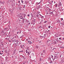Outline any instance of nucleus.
I'll return each instance as SVG.
<instances>
[{"label":"nucleus","mask_w":64,"mask_h":64,"mask_svg":"<svg viewBox=\"0 0 64 64\" xmlns=\"http://www.w3.org/2000/svg\"><path fill=\"white\" fill-rule=\"evenodd\" d=\"M58 54H55V55L54 56V59L55 60V59H58Z\"/></svg>","instance_id":"nucleus-1"},{"label":"nucleus","mask_w":64,"mask_h":64,"mask_svg":"<svg viewBox=\"0 0 64 64\" xmlns=\"http://www.w3.org/2000/svg\"><path fill=\"white\" fill-rule=\"evenodd\" d=\"M25 14H22V16H20V18L22 19H23V16H24V18H25Z\"/></svg>","instance_id":"nucleus-2"},{"label":"nucleus","mask_w":64,"mask_h":64,"mask_svg":"<svg viewBox=\"0 0 64 64\" xmlns=\"http://www.w3.org/2000/svg\"><path fill=\"white\" fill-rule=\"evenodd\" d=\"M47 60L48 61H51V58L50 57H48V58H47Z\"/></svg>","instance_id":"nucleus-3"},{"label":"nucleus","mask_w":64,"mask_h":64,"mask_svg":"<svg viewBox=\"0 0 64 64\" xmlns=\"http://www.w3.org/2000/svg\"><path fill=\"white\" fill-rule=\"evenodd\" d=\"M18 32H17V34H18L19 33H20H20H21V31L20 30H18Z\"/></svg>","instance_id":"nucleus-4"},{"label":"nucleus","mask_w":64,"mask_h":64,"mask_svg":"<svg viewBox=\"0 0 64 64\" xmlns=\"http://www.w3.org/2000/svg\"><path fill=\"white\" fill-rule=\"evenodd\" d=\"M43 20H42L39 23V24H42V23H43Z\"/></svg>","instance_id":"nucleus-5"},{"label":"nucleus","mask_w":64,"mask_h":64,"mask_svg":"<svg viewBox=\"0 0 64 64\" xmlns=\"http://www.w3.org/2000/svg\"><path fill=\"white\" fill-rule=\"evenodd\" d=\"M43 58V56H42L40 57V61H41V60H42V58Z\"/></svg>","instance_id":"nucleus-6"},{"label":"nucleus","mask_w":64,"mask_h":64,"mask_svg":"<svg viewBox=\"0 0 64 64\" xmlns=\"http://www.w3.org/2000/svg\"><path fill=\"white\" fill-rule=\"evenodd\" d=\"M8 28H6L4 29V30L5 31H7V30H8Z\"/></svg>","instance_id":"nucleus-7"},{"label":"nucleus","mask_w":64,"mask_h":64,"mask_svg":"<svg viewBox=\"0 0 64 64\" xmlns=\"http://www.w3.org/2000/svg\"><path fill=\"white\" fill-rule=\"evenodd\" d=\"M32 41H28V43H29L30 44H32Z\"/></svg>","instance_id":"nucleus-8"},{"label":"nucleus","mask_w":64,"mask_h":64,"mask_svg":"<svg viewBox=\"0 0 64 64\" xmlns=\"http://www.w3.org/2000/svg\"><path fill=\"white\" fill-rule=\"evenodd\" d=\"M15 41H16V40L14 39V40H12V42H13V43L14 42H15Z\"/></svg>","instance_id":"nucleus-9"},{"label":"nucleus","mask_w":64,"mask_h":64,"mask_svg":"<svg viewBox=\"0 0 64 64\" xmlns=\"http://www.w3.org/2000/svg\"><path fill=\"white\" fill-rule=\"evenodd\" d=\"M49 14H50V15H52L53 14V12H50L49 13Z\"/></svg>","instance_id":"nucleus-10"},{"label":"nucleus","mask_w":64,"mask_h":64,"mask_svg":"<svg viewBox=\"0 0 64 64\" xmlns=\"http://www.w3.org/2000/svg\"><path fill=\"white\" fill-rule=\"evenodd\" d=\"M4 33V30H2L1 32V34H3V33Z\"/></svg>","instance_id":"nucleus-11"},{"label":"nucleus","mask_w":64,"mask_h":64,"mask_svg":"<svg viewBox=\"0 0 64 64\" xmlns=\"http://www.w3.org/2000/svg\"><path fill=\"white\" fill-rule=\"evenodd\" d=\"M15 42H17V43H18V42H19V40H16L15 41Z\"/></svg>","instance_id":"nucleus-12"},{"label":"nucleus","mask_w":64,"mask_h":64,"mask_svg":"<svg viewBox=\"0 0 64 64\" xmlns=\"http://www.w3.org/2000/svg\"><path fill=\"white\" fill-rule=\"evenodd\" d=\"M16 49L15 50H14V54H15V52H16Z\"/></svg>","instance_id":"nucleus-13"},{"label":"nucleus","mask_w":64,"mask_h":64,"mask_svg":"<svg viewBox=\"0 0 64 64\" xmlns=\"http://www.w3.org/2000/svg\"><path fill=\"white\" fill-rule=\"evenodd\" d=\"M36 17H38V18H39V15L38 14H37L36 16Z\"/></svg>","instance_id":"nucleus-14"},{"label":"nucleus","mask_w":64,"mask_h":64,"mask_svg":"<svg viewBox=\"0 0 64 64\" xmlns=\"http://www.w3.org/2000/svg\"><path fill=\"white\" fill-rule=\"evenodd\" d=\"M0 4H4V3L3 2H2L1 1H0Z\"/></svg>","instance_id":"nucleus-15"},{"label":"nucleus","mask_w":64,"mask_h":64,"mask_svg":"<svg viewBox=\"0 0 64 64\" xmlns=\"http://www.w3.org/2000/svg\"><path fill=\"white\" fill-rule=\"evenodd\" d=\"M51 11V10L50 9H49V10H48V12H49V13Z\"/></svg>","instance_id":"nucleus-16"},{"label":"nucleus","mask_w":64,"mask_h":64,"mask_svg":"<svg viewBox=\"0 0 64 64\" xmlns=\"http://www.w3.org/2000/svg\"><path fill=\"white\" fill-rule=\"evenodd\" d=\"M60 62L61 63H64V62L62 60L60 61Z\"/></svg>","instance_id":"nucleus-17"},{"label":"nucleus","mask_w":64,"mask_h":64,"mask_svg":"<svg viewBox=\"0 0 64 64\" xmlns=\"http://www.w3.org/2000/svg\"><path fill=\"white\" fill-rule=\"evenodd\" d=\"M40 18H44V16H42V15L40 16Z\"/></svg>","instance_id":"nucleus-18"},{"label":"nucleus","mask_w":64,"mask_h":64,"mask_svg":"<svg viewBox=\"0 0 64 64\" xmlns=\"http://www.w3.org/2000/svg\"><path fill=\"white\" fill-rule=\"evenodd\" d=\"M59 5L60 6H61V5H62V4H61V2H60L59 3Z\"/></svg>","instance_id":"nucleus-19"},{"label":"nucleus","mask_w":64,"mask_h":64,"mask_svg":"<svg viewBox=\"0 0 64 64\" xmlns=\"http://www.w3.org/2000/svg\"><path fill=\"white\" fill-rule=\"evenodd\" d=\"M6 32H4V35H7V34H6Z\"/></svg>","instance_id":"nucleus-20"},{"label":"nucleus","mask_w":64,"mask_h":64,"mask_svg":"<svg viewBox=\"0 0 64 64\" xmlns=\"http://www.w3.org/2000/svg\"><path fill=\"white\" fill-rule=\"evenodd\" d=\"M22 21H23V22H24V21H25V19L24 18H23Z\"/></svg>","instance_id":"nucleus-21"},{"label":"nucleus","mask_w":64,"mask_h":64,"mask_svg":"<svg viewBox=\"0 0 64 64\" xmlns=\"http://www.w3.org/2000/svg\"><path fill=\"white\" fill-rule=\"evenodd\" d=\"M43 36H40V38H43Z\"/></svg>","instance_id":"nucleus-22"},{"label":"nucleus","mask_w":64,"mask_h":64,"mask_svg":"<svg viewBox=\"0 0 64 64\" xmlns=\"http://www.w3.org/2000/svg\"><path fill=\"white\" fill-rule=\"evenodd\" d=\"M50 62H50V63H52V60H50Z\"/></svg>","instance_id":"nucleus-23"},{"label":"nucleus","mask_w":64,"mask_h":64,"mask_svg":"<svg viewBox=\"0 0 64 64\" xmlns=\"http://www.w3.org/2000/svg\"><path fill=\"white\" fill-rule=\"evenodd\" d=\"M33 55H34L33 53H32V54H31V56H33Z\"/></svg>","instance_id":"nucleus-24"},{"label":"nucleus","mask_w":64,"mask_h":64,"mask_svg":"<svg viewBox=\"0 0 64 64\" xmlns=\"http://www.w3.org/2000/svg\"><path fill=\"white\" fill-rule=\"evenodd\" d=\"M49 8L47 7L46 8V10H49Z\"/></svg>","instance_id":"nucleus-25"},{"label":"nucleus","mask_w":64,"mask_h":64,"mask_svg":"<svg viewBox=\"0 0 64 64\" xmlns=\"http://www.w3.org/2000/svg\"><path fill=\"white\" fill-rule=\"evenodd\" d=\"M58 21H59L58 22V23H60L61 24V22H61V21H60L59 20H58Z\"/></svg>","instance_id":"nucleus-26"},{"label":"nucleus","mask_w":64,"mask_h":64,"mask_svg":"<svg viewBox=\"0 0 64 64\" xmlns=\"http://www.w3.org/2000/svg\"><path fill=\"white\" fill-rule=\"evenodd\" d=\"M40 28V29H41L42 28V26H40L39 28Z\"/></svg>","instance_id":"nucleus-27"},{"label":"nucleus","mask_w":64,"mask_h":64,"mask_svg":"<svg viewBox=\"0 0 64 64\" xmlns=\"http://www.w3.org/2000/svg\"><path fill=\"white\" fill-rule=\"evenodd\" d=\"M1 43V44L2 45H3L4 44H3V43H2V42H1V43Z\"/></svg>","instance_id":"nucleus-28"},{"label":"nucleus","mask_w":64,"mask_h":64,"mask_svg":"<svg viewBox=\"0 0 64 64\" xmlns=\"http://www.w3.org/2000/svg\"><path fill=\"white\" fill-rule=\"evenodd\" d=\"M43 55H45V52H43L42 53Z\"/></svg>","instance_id":"nucleus-29"},{"label":"nucleus","mask_w":64,"mask_h":64,"mask_svg":"<svg viewBox=\"0 0 64 64\" xmlns=\"http://www.w3.org/2000/svg\"><path fill=\"white\" fill-rule=\"evenodd\" d=\"M45 51L44 50L43 51L42 53H45Z\"/></svg>","instance_id":"nucleus-30"},{"label":"nucleus","mask_w":64,"mask_h":64,"mask_svg":"<svg viewBox=\"0 0 64 64\" xmlns=\"http://www.w3.org/2000/svg\"><path fill=\"white\" fill-rule=\"evenodd\" d=\"M35 20H36V19H34V22H35L36 21H35Z\"/></svg>","instance_id":"nucleus-31"},{"label":"nucleus","mask_w":64,"mask_h":64,"mask_svg":"<svg viewBox=\"0 0 64 64\" xmlns=\"http://www.w3.org/2000/svg\"><path fill=\"white\" fill-rule=\"evenodd\" d=\"M50 4V6H52V5L53 4H51V3H50V2H49Z\"/></svg>","instance_id":"nucleus-32"},{"label":"nucleus","mask_w":64,"mask_h":64,"mask_svg":"<svg viewBox=\"0 0 64 64\" xmlns=\"http://www.w3.org/2000/svg\"><path fill=\"white\" fill-rule=\"evenodd\" d=\"M35 22H32V24L33 25H34V24H35Z\"/></svg>","instance_id":"nucleus-33"},{"label":"nucleus","mask_w":64,"mask_h":64,"mask_svg":"<svg viewBox=\"0 0 64 64\" xmlns=\"http://www.w3.org/2000/svg\"><path fill=\"white\" fill-rule=\"evenodd\" d=\"M57 4H56L55 7H57Z\"/></svg>","instance_id":"nucleus-34"},{"label":"nucleus","mask_w":64,"mask_h":64,"mask_svg":"<svg viewBox=\"0 0 64 64\" xmlns=\"http://www.w3.org/2000/svg\"><path fill=\"white\" fill-rule=\"evenodd\" d=\"M51 56H52V58L53 59V56L52 55H51Z\"/></svg>","instance_id":"nucleus-35"},{"label":"nucleus","mask_w":64,"mask_h":64,"mask_svg":"<svg viewBox=\"0 0 64 64\" xmlns=\"http://www.w3.org/2000/svg\"><path fill=\"white\" fill-rule=\"evenodd\" d=\"M51 50H54V48H51Z\"/></svg>","instance_id":"nucleus-36"},{"label":"nucleus","mask_w":64,"mask_h":64,"mask_svg":"<svg viewBox=\"0 0 64 64\" xmlns=\"http://www.w3.org/2000/svg\"><path fill=\"white\" fill-rule=\"evenodd\" d=\"M0 52H1V51H0V54L1 55H2V54H3V53H1Z\"/></svg>","instance_id":"nucleus-37"},{"label":"nucleus","mask_w":64,"mask_h":64,"mask_svg":"<svg viewBox=\"0 0 64 64\" xmlns=\"http://www.w3.org/2000/svg\"><path fill=\"white\" fill-rule=\"evenodd\" d=\"M36 47L37 49H38V46H36Z\"/></svg>","instance_id":"nucleus-38"},{"label":"nucleus","mask_w":64,"mask_h":64,"mask_svg":"<svg viewBox=\"0 0 64 64\" xmlns=\"http://www.w3.org/2000/svg\"><path fill=\"white\" fill-rule=\"evenodd\" d=\"M54 43L55 44H57V43H56V41L54 42Z\"/></svg>","instance_id":"nucleus-39"},{"label":"nucleus","mask_w":64,"mask_h":64,"mask_svg":"<svg viewBox=\"0 0 64 64\" xmlns=\"http://www.w3.org/2000/svg\"><path fill=\"white\" fill-rule=\"evenodd\" d=\"M26 53H28V52H27V50H26Z\"/></svg>","instance_id":"nucleus-40"},{"label":"nucleus","mask_w":64,"mask_h":64,"mask_svg":"<svg viewBox=\"0 0 64 64\" xmlns=\"http://www.w3.org/2000/svg\"><path fill=\"white\" fill-rule=\"evenodd\" d=\"M28 25H30V22H28Z\"/></svg>","instance_id":"nucleus-41"},{"label":"nucleus","mask_w":64,"mask_h":64,"mask_svg":"<svg viewBox=\"0 0 64 64\" xmlns=\"http://www.w3.org/2000/svg\"><path fill=\"white\" fill-rule=\"evenodd\" d=\"M63 20V18H61V21H62Z\"/></svg>","instance_id":"nucleus-42"},{"label":"nucleus","mask_w":64,"mask_h":64,"mask_svg":"<svg viewBox=\"0 0 64 64\" xmlns=\"http://www.w3.org/2000/svg\"><path fill=\"white\" fill-rule=\"evenodd\" d=\"M59 39H60V40H62V39H61V38H59Z\"/></svg>","instance_id":"nucleus-43"},{"label":"nucleus","mask_w":64,"mask_h":64,"mask_svg":"<svg viewBox=\"0 0 64 64\" xmlns=\"http://www.w3.org/2000/svg\"><path fill=\"white\" fill-rule=\"evenodd\" d=\"M31 15L32 16V17L33 16V14H31Z\"/></svg>","instance_id":"nucleus-44"},{"label":"nucleus","mask_w":64,"mask_h":64,"mask_svg":"<svg viewBox=\"0 0 64 64\" xmlns=\"http://www.w3.org/2000/svg\"><path fill=\"white\" fill-rule=\"evenodd\" d=\"M44 36H45V37H46V34H44Z\"/></svg>","instance_id":"nucleus-45"},{"label":"nucleus","mask_w":64,"mask_h":64,"mask_svg":"<svg viewBox=\"0 0 64 64\" xmlns=\"http://www.w3.org/2000/svg\"><path fill=\"white\" fill-rule=\"evenodd\" d=\"M50 27H51V26H48V28H50Z\"/></svg>","instance_id":"nucleus-46"},{"label":"nucleus","mask_w":64,"mask_h":64,"mask_svg":"<svg viewBox=\"0 0 64 64\" xmlns=\"http://www.w3.org/2000/svg\"><path fill=\"white\" fill-rule=\"evenodd\" d=\"M46 22H47V21H45L44 22V23H46Z\"/></svg>","instance_id":"nucleus-47"},{"label":"nucleus","mask_w":64,"mask_h":64,"mask_svg":"<svg viewBox=\"0 0 64 64\" xmlns=\"http://www.w3.org/2000/svg\"><path fill=\"white\" fill-rule=\"evenodd\" d=\"M28 17H29V16H30V14H28Z\"/></svg>","instance_id":"nucleus-48"},{"label":"nucleus","mask_w":64,"mask_h":64,"mask_svg":"<svg viewBox=\"0 0 64 64\" xmlns=\"http://www.w3.org/2000/svg\"><path fill=\"white\" fill-rule=\"evenodd\" d=\"M28 53L29 55H30V53H29V52H28Z\"/></svg>","instance_id":"nucleus-49"},{"label":"nucleus","mask_w":64,"mask_h":64,"mask_svg":"<svg viewBox=\"0 0 64 64\" xmlns=\"http://www.w3.org/2000/svg\"><path fill=\"white\" fill-rule=\"evenodd\" d=\"M23 2H23V1H21V2H22V3H23Z\"/></svg>","instance_id":"nucleus-50"},{"label":"nucleus","mask_w":64,"mask_h":64,"mask_svg":"<svg viewBox=\"0 0 64 64\" xmlns=\"http://www.w3.org/2000/svg\"><path fill=\"white\" fill-rule=\"evenodd\" d=\"M14 38H12L11 39V40H12V39H14Z\"/></svg>","instance_id":"nucleus-51"},{"label":"nucleus","mask_w":64,"mask_h":64,"mask_svg":"<svg viewBox=\"0 0 64 64\" xmlns=\"http://www.w3.org/2000/svg\"><path fill=\"white\" fill-rule=\"evenodd\" d=\"M38 14H39V13H40V12H38Z\"/></svg>","instance_id":"nucleus-52"},{"label":"nucleus","mask_w":64,"mask_h":64,"mask_svg":"<svg viewBox=\"0 0 64 64\" xmlns=\"http://www.w3.org/2000/svg\"><path fill=\"white\" fill-rule=\"evenodd\" d=\"M23 46H22L21 47V48H23V47H22Z\"/></svg>","instance_id":"nucleus-53"},{"label":"nucleus","mask_w":64,"mask_h":64,"mask_svg":"<svg viewBox=\"0 0 64 64\" xmlns=\"http://www.w3.org/2000/svg\"><path fill=\"white\" fill-rule=\"evenodd\" d=\"M43 38H45V36H44Z\"/></svg>","instance_id":"nucleus-54"},{"label":"nucleus","mask_w":64,"mask_h":64,"mask_svg":"<svg viewBox=\"0 0 64 64\" xmlns=\"http://www.w3.org/2000/svg\"><path fill=\"white\" fill-rule=\"evenodd\" d=\"M39 15H40V16H42L40 14Z\"/></svg>","instance_id":"nucleus-55"},{"label":"nucleus","mask_w":64,"mask_h":64,"mask_svg":"<svg viewBox=\"0 0 64 64\" xmlns=\"http://www.w3.org/2000/svg\"><path fill=\"white\" fill-rule=\"evenodd\" d=\"M18 3H20V1H18Z\"/></svg>","instance_id":"nucleus-56"},{"label":"nucleus","mask_w":64,"mask_h":64,"mask_svg":"<svg viewBox=\"0 0 64 64\" xmlns=\"http://www.w3.org/2000/svg\"><path fill=\"white\" fill-rule=\"evenodd\" d=\"M21 37H23V36H22V37H20V38H21Z\"/></svg>","instance_id":"nucleus-57"},{"label":"nucleus","mask_w":64,"mask_h":64,"mask_svg":"<svg viewBox=\"0 0 64 64\" xmlns=\"http://www.w3.org/2000/svg\"><path fill=\"white\" fill-rule=\"evenodd\" d=\"M9 41L10 42L11 41L10 40H9Z\"/></svg>","instance_id":"nucleus-58"},{"label":"nucleus","mask_w":64,"mask_h":64,"mask_svg":"<svg viewBox=\"0 0 64 64\" xmlns=\"http://www.w3.org/2000/svg\"><path fill=\"white\" fill-rule=\"evenodd\" d=\"M49 42V40H48V41H47V42Z\"/></svg>","instance_id":"nucleus-59"},{"label":"nucleus","mask_w":64,"mask_h":64,"mask_svg":"<svg viewBox=\"0 0 64 64\" xmlns=\"http://www.w3.org/2000/svg\"><path fill=\"white\" fill-rule=\"evenodd\" d=\"M16 38V36H14V38Z\"/></svg>","instance_id":"nucleus-60"},{"label":"nucleus","mask_w":64,"mask_h":64,"mask_svg":"<svg viewBox=\"0 0 64 64\" xmlns=\"http://www.w3.org/2000/svg\"><path fill=\"white\" fill-rule=\"evenodd\" d=\"M58 22H59V21H58V20L57 21V22H58Z\"/></svg>","instance_id":"nucleus-61"},{"label":"nucleus","mask_w":64,"mask_h":64,"mask_svg":"<svg viewBox=\"0 0 64 64\" xmlns=\"http://www.w3.org/2000/svg\"><path fill=\"white\" fill-rule=\"evenodd\" d=\"M46 64H47V62H46Z\"/></svg>","instance_id":"nucleus-62"},{"label":"nucleus","mask_w":64,"mask_h":64,"mask_svg":"<svg viewBox=\"0 0 64 64\" xmlns=\"http://www.w3.org/2000/svg\"><path fill=\"white\" fill-rule=\"evenodd\" d=\"M62 40H64V38H63L62 39Z\"/></svg>","instance_id":"nucleus-63"},{"label":"nucleus","mask_w":64,"mask_h":64,"mask_svg":"<svg viewBox=\"0 0 64 64\" xmlns=\"http://www.w3.org/2000/svg\"><path fill=\"white\" fill-rule=\"evenodd\" d=\"M61 56H62L61 55L60 56V57H61Z\"/></svg>","instance_id":"nucleus-64"}]
</instances>
